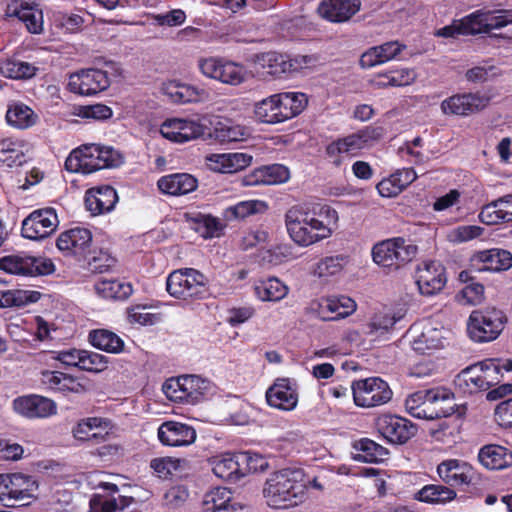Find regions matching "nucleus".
<instances>
[{"mask_svg":"<svg viewBox=\"0 0 512 512\" xmlns=\"http://www.w3.org/2000/svg\"><path fill=\"white\" fill-rule=\"evenodd\" d=\"M338 219L337 211L327 205L322 206L319 213L304 205H294L284 215L287 234L300 247H308L329 238Z\"/></svg>","mask_w":512,"mask_h":512,"instance_id":"obj_1","label":"nucleus"},{"mask_svg":"<svg viewBox=\"0 0 512 512\" xmlns=\"http://www.w3.org/2000/svg\"><path fill=\"white\" fill-rule=\"evenodd\" d=\"M262 496L266 505L275 510L301 505L307 497L304 471L299 468H284L271 473L263 484Z\"/></svg>","mask_w":512,"mask_h":512,"instance_id":"obj_2","label":"nucleus"},{"mask_svg":"<svg viewBox=\"0 0 512 512\" xmlns=\"http://www.w3.org/2000/svg\"><path fill=\"white\" fill-rule=\"evenodd\" d=\"M123 162L122 155L110 146L84 144L69 154L65 168L69 172L91 174L101 169L118 167Z\"/></svg>","mask_w":512,"mask_h":512,"instance_id":"obj_3","label":"nucleus"},{"mask_svg":"<svg viewBox=\"0 0 512 512\" xmlns=\"http://www.w3.org/2000/svg\"><path fill=\"white\" fill-rule=\"evenodd\" d=\"M452 398L453 394L443 387L420 390L406 398L405 408L414 418L434 420L450 416L453 413V407L440 406L438 408H431V406L449 402Z\"/></svg>","mask_w":512,"mask_h":512,"instance_id":"obj_4","label":"nucleus"},{"mask_svg":"<svg viewBox=\"0 0 512 512\" xmlns=\"http://www.w3.org/2000/svg\"><path fill=\"white\" fill-rule=\"evenodd\" d=\"M166 290L173 298L183 301L202 299L208 290L207 277L194 268L172 271L166 279Z\"/></svg>","mask_w":512,"mask_h":512,"instance_id":"obj_5","label":"nucleus"},{"mask_svg":"<svg viewBox=\"0 0 512 512\" xmlns=\"http://www.w3.org/2000/svg\"><path fill=\"white\" fill-rule=\"evenodd\" d=\"M418 253V247L409 239L393 237L376 243L372 248L373 261L393 270L411 262Z\"/></svg>","mask_w":512,"mask_h":512,"instance_id":"obj_6","label":"nucleus"},{"mask_svg":"<svg viewBox=\"0 0 512 512\" xmlns=\"http://www.w3.org/2000/svg\"><path fill=\"white\" fill-rule=\"evenodd\" d=\"M500 382L498 365L492 360L472 364L463 369L455 378V385L468 394L490 389Z\"/></svg>","mask_w":512,"mask_h":512,"instance_id":"obj_7","label":"nucleus"},{"mask_svg":"<svg viewBox=\"0 0 512 512\" xmlns=\"http://www.w3.org/2000/svg\"><path fill=\"white\" fill-rule=\"evenodd\" d=\"M210 388V381L198 375L172 377L162 385V391L169 400L186 404L198 403Z\"/></svg>","mask_w":512,"mask_h":512,"instance_id":"obj_8","label":"nucleus"},{"mask_svg":"<svg viewBox=\"0 0 512 512\" xmlns=\"http://www.w3.org/2000/svg\"><path fill=\"white\" fill-rule=\"evenodd\" d=\"M506 317L494 307L477 309L471 312L467 321V332L470 339L477 343L495 340L504 328Z\"/></svg>","mask_w":512,"mask_h":512,"instance_id":"obj_9","label":"nucleus"},{"mask_svg":"<svg viewBox=\"0 0 512 512\" xmlns=\"http://www.w3.org/2000/svg\"><path fill=\"white\" fill-rule=\"evenodd\" d=\"M197 66L206 78L230 86L241 85L249 75L243 64L218 56L201 57Z\"/></svg>","mask_w":512,"mask_h":512,"instance_id":"obj_10","label":"nucleus"},{"mask_svg":"<svg viewBox=\"0 0 512 512\" xmlns=\"http://www.w3.org/2000/svg\"><path fill=\"white\" fill-rule=\"evenodd\" d=\"M0 269L18 276H47L55 272L54 262L43 256L13 254L0 259Z\"/></svg>","mask_w":512,"mask_h":512,"instance_id":"obj_11","label":"nucleus"},{"mask_svg":"<svg viewBox=\"0 0 512 512\" xmlns=\"http://www.w3.org/2000/svg\"><path fill=\"white\" fill-rule=\"evenodd\" d=\"M351 389L355 405L361 408L384 405L393 396L388 383L380 377H369L354 381Z\"/></svg>","mask_w":512,"mask_h":512,"instance_id":"obj_12","label":"nucleus"},{"mask_svg":"<svg viewBox=\"0 0 512 512\" xmlns=\"http://www.w3.org/2000/svg\"><path fill=\"white\" fill-rule=\"evenodd\" d=\"M408 332L413 350L420 354L431 353L445 346L446 331L438 322L421 320L414 323Z\"/></svg>","mask_w":512,"mask_h":512,"instance_id":"obj_13","label":"nucleus"},{"mask_svg":"<svg viewBox=\"0 0 512 512\" xmlns=\"http://www.w3.org/2000/svg\"><path fill=\"white\" fill-rule=\"evenodd\" d=\"M458 21L463 35L488 33L512 24V10H477Z\"/></svg>","mask_w":512,"mask_h":512,"instance_id":"obj_14","label":"nucleus"},{"mask_svg":"<svg viewBox=\"0 0 512 512\" xmlns=\"http://www.w3.org/2000/svg\"><path fill=\"white\" fill-rule=\"evenodd\" d=\"M36 489L37 482L32 476L21 473L0 475V503L5 507L31 498Z\"/></svg>","mask_w":512,"mask_h":512,"instance_id":"obj_15","label":"nucleus"},{"mask_svg":"<svg viewBox=\"0 0 512 512\" xmlns=\"http://www.w3.org/2000/svg\"><path fill=\"white\" fill-rule=\"evenodd\" d=\"M58 225L59 219L54 208L37 209L23 219L21 234L26 239L40 241L54 233Z\"/></svg>","mask_w":512,"mask_h":512,"instance_id":"obj_16","label":"nucleus"},{"mask_svg":"<svg viewBox=\"0 0 512 512\" xmlns=\"http://www.w3.org/2000/svg\"><path fill=\"white\" fill-rule=\"evenodd\" d=\"M382 136L379 127L367 126L346 137L340 138L327 146V154L331 157L347 154L356 156L361 150L369 148Z\"/></svg>","mask_w":512,"mask_h":512,"instance_id":"obj_17","label":"nucleus"},{"mask_svg":"<svg viewBox=\"0 0 512 512\" xmlns=\"http://www.w3.org/2000/svg\"><path fill=\"white\" fill-rule=\"evenodd\" d=\"M92 245V233L88 228L74 227L59 234L56 247L65 257L77 261L86 260Z\"/></svg>","mask_w":512,"mask_h":512,"instance_id":"obj_18","label":"nucleus"},{"mask_svg":"<svg viewBox=\"0 0 512 512\" xmlns=\"http://www.w3.org/2000/svg\"><path fill=\"white\" fill-rule=\"evenodd\" d=\"M5 14L21 21L31 34H41L44 30L43 10L35 0H10Z\"/></svg>","mask_w":512,"mask_h":512,"instance_id":"obj_19","label":"nucleus"},{"mask_svg":"<svg viewBox=\"0 0 512 512\" xmlns=\"http://www.w3.org/2000/svg\"><path fill=\"white\" fill-rule=\"evenodd\" d=\"M378 432L392 444H404L417 433V427L408 419L391 414L378 417Z\"/></svg>","mask_w":512,"mask_h":512,"instance_id":"obj_20","label":"nucleus"},{"mask_svg":"<svg viewBox=\"0 0 512 512\" xmlns=\"http://www.w3.org/2000/svg\"><path fill=\"white\" fill-rule=\"evenodd\" d=\"M490 98L479 93H459L444 99L440 104L446 116H468L484 109Z\"/></svg>","mask_w":512,"mask_h":512,"instance_id":"obj_21","label":"nucleus"},{"mask_svg":"<svg viewBox=\"0 0 512 512\" xmlns=\"http://www.w3.org/2000/svg\"><path fill=\"white\" fill-rule=\"evenodd\" d=\"M161 135L176 143H185L197 139L204 134V125L195 119L170 118L160 126Z\"/></svg>","mask_w":512,"mask_h":512,"instance_id":"obj_22","label":"nucleus"},{"mask_svg":"<svg viewBox=\"0 0 512 512\" xmlns=\"http://www.w3.org/2000/svg\"><path fill=\"white\" fill-rule=\"evenodd\" d=\"M109 85L110 78L107 72L100 69H86L72 74L68 83L71 92L84 96L100 93Z\"/></svg>","mask_w":512,"mask_h":512,"instance_id":"obj_23","label":"nucleus"},{"mask_svg":"<svg viewBox=\"0 0 512 512\" xmlns=\"http://www.w3.org/2000/svg\"><path fill=\"white\" fill-rule=\"evenodd\" d=\"M437 474L450 488L469 486L476 479L474 467L470 463L456 458L446 459L439 463Z\"/></svg>","mask_w":512,"mask_h":512,"instance_id":"obj_24","label":"nucleus"},{"mask_svg":"<svg viewBox=\"0 0 512 512\" xmlns=\"http://www.w3.org/2000/svg\"><path fill=\"white\" fill-rule=\"evenodd\" d=\"M447 282L444 266L438 261H424L416 271V284L424 296L440 292Z\"/></svg>","mask_w":512,"mask_h":512,"instance_id":"obj_25","label":"nucleus"},{"mask_svg":"<svg viewBox=\"0 0 512 512\" xmlns=\"http://www.w3.org/2000/svg\"><path fill=\"white\" fill-rule=\"evenodd\" d=\"M13 410L28 419L48 418L57 412L56 403L47 397L29 394L13 400Z\"/></svg>","mask_w":512,"mask_h":512,"instance_id":"obj_26","label":"nucleus"},{"mask_svg":"<svg viewBox=\"0 0 512 512\" xmlns=\"http://www.w3.org/2000/svg\"><path fill=\"white\" fill-rule=\"evenodd\" d=\"M266 401L270 407L282 411H293L298 404V387L288 378L277 379L266 391Z\"/></svg>","mask_w":512,"mask_h":512,"instance_id":"obj_27","label":"nucleus"},{"mask_svg":"<svg viewBox=\"0 0 512 512\" xmlns=\"http://www.w3.org/2000/svg\"><path fill=\"white\" fill-rule=\"evenodd\" d=\"M39 383L45 390L64 395L82 394L87 390L79 378L57 370H42L39 373Z\"/></svg>","mask_w":512,"mask_h":512,"instance_id":"obj_28","label":"nucleus"},{"mask_svg":"<svg viewBox=\"0 0 512 512\" xmlns=\"http://www.w3.org/2000/svg\"><path fill=\"white\" fill-rule=\"evenodd\" d=\"M159 441L164 446L187 447L193 444L197 434L195 429L178 421H165L157 431Z\"/></svg>","mask_w":512,"mask_h":512,"instance_id":"obj_29","label":"nucleus"},{"mask_svg":"<svg viewBox=\"0 0 512 512\" xmlns=\"http://www.w3.org/2000/svg\"><path fill=\"white\" fill-rule=\"evenodd\" d=\"M253 157L248 153H213L205 157L206 166L214 172L233 174L252 164Z\"/></svg>","mask_w":512,"mask_h":512,"instance_id":"obj_30","label":"nucleus"},{"mask_svg":"<svg viewBox=\"0 0 512 512\" xmlns=\"http://www.w3.org/2000/svg\"><path fill=\"white\" fill-rule=\"evenodd\" d=\"M360 9V0H322L317 11L323 19L331 23H344L349 21Z\"/></svg>","mask_w":512,"mask_h":512,"instance_id":"obj_31","label":"nucleus"},{"mask_svg":"<svg viewBox=\"0 0 512 512\" xmlns=\"http://www.w3.org/2000/svg\"><path fill=\"white\" fill-rule=\"evenodd\" d=\"M471 262L478 271L500 272L512 267V254L507 250L493 248L476 252Z\"/></svg>","mask_w":512,"mask_h":512,"instance_id":"obj_32","label":"nucleus"},{"mask_svg":"<svg viewBox=\"0 0 512 512\" xmlns=\"http://www.w3.org/2000/svg\"><path fill=\"white\" fill-rule=\"evenodd\" d=\"M214 475L220 479L236 482L245 476L238 453H221L208 460Z\"/></svg>","mask_w":512,"mask_h":512,"instance_id":"obj_33","label":"nucleus"},{"mask_svg":"<svg viewBox=\"0 0 512 512\" xmlns=\"http://www.w3.org/2000/svg\"><path fill=\"white\" fill-rule=\"evenodd\" d=\"M117 201L116 190L109 185L93 187L86 192L85 196V205L94 215L110 212Z\"/></svg>","mask_w":512,"mask_h":512,"instance_id":"obj_34","label":"nucleus"},{"mask_svg":"<svg viewBox=\"0 0 512 512\" xmlns=\"http://www.w3.org/2000/svg\"><path fill=\"white\" fill-rule=\"evenodd\" d=\"M203 506L205 511L212 512H243L245 509L225 487H216L208 491L204 495Z\"/></svg>","mask_w":512,"mask_h":512,"instance_id":"obj_35","label":"nucleus"},{"mask_svg":"<svg viewBox=\"0 0 512 512\" xmlns=\"http://www.w3.org/2000/svg\"><path fill=\"white\" fill-rule=\"evenodd\" d=\"M417 178L412 168L398 169L390 176L382 179L377 184V190L382 197L392 198L399 195L408 185Z\"/></svg>","mask_w":512,"mask_h":512,"instance_id":"obj_36","label":"nucleus"},{"mask_svg":"<svg viewBox=\"0 0 512 512\" xmlns=\"http://www.w3.org/2000/svg\"><path fill=\"white\" fill-rule=\"evenodd\" d=\"M406 46L398 41L386 42L379 46H374L362 54L360 64L363 68H371L397 57Z\"/></svg>","mask_w":512,"mask_h":512,"instance_id":"obj_37","label":"nucleus"},{"mask_svg":"<svg viewBox=\"0 0 512 512\" xmlns=\"http://www.w3.org/2000/svg\"><path fill=\"white\" fill-rule=\"evenodd\" d=\"M197 179L188 173H175L162 176L157 186L167 195L179 196L193 192L197 188Z\"/></svg>","mask_w":512,"mask_h":512,"instance_id":"obj_38","label":"nucleus"},{"mask_svg":"<svg viewBox=\"0 0 512 512\" xmlns=\"http://www.w3.org/2000/svg\"><path fill=\"white\" fill-rule=\"evenodd\" d=\"M109 424L102 418L90 417L79 422L73 428V436L79 441L104 442L108 435Z\"/></svg>","mask_w":512,"mask_h":512,"instance_id":"obj_39","label":"nucleus"},{"mask_svg":"<svg viewBox=\"0 0 512 512\" xmlns=\"http://www.w3.org/2000/svg\"><path fill=\"white\" fill-rule=\"evenodd\" d=\"M27 146L16 138L0 140V163L8 168L20 167L28 160Z\"/></svg>","mask_w":512,"mask_h":512,"instance_id":"obj_40","label":"nucleus"},{"mask_svg":"<svg viewBox=\"0 0 512 512\" xmlns=\"http://www.w3.org/2000/svg\"><path fill=\"white\" fill-rule=\"evenodd\" d=\"M478 460L486 469L502 470L512 465V452L504 446L485 445L478 452Z\"/></svg>","mask_w":512,"mask_h":512,"instance_id":"obj_41","label":"nucleus"},{"mask_svg":"<svg viewBox=\"0 0 512 512\" xmlns=\"http://www.w3.org/2000/svg\"><path fill=\"white\" fill-rule=\"evenodd\" d=\"M254 294L262 302H278L284 299L289 287L277 277L260 279L254 283Z\"/></svg>","mask_w":512,"mask_h":512,"instance_id":"obj_42","label":"nucleus"},{"mask_svg":"<svg viewBox=\"0 0 512 512\" xmlns=\"http://www.w3.org/2000/svg\"><path fill=\"white\" fill-rule=\"evenodd\" d=\"M97 295L109 300L127 299L133 292L129 282L120 279H101L94 285Z\"/></svg>","mask_w":512,"mask_h":512,"instance_id":"obj_43","label":"nucleus"},{"mask_svg":"<svg viewBox=\"0 0 512 512\" xmlns=\"http://www.w3.org/2000/svg\"><path fill=\"white\" fill-rule=\"evenodd\" d=\"M254 114L258 121L266 124H277L285 121L277 94L257 102L254 107Z\"/></svg>","mask_w":512,"mask_h":512,"instance_id":"obj_44","label":"nucleus"},{"mask_svg":"<svg viewBox=\"0 0 512 512\" xmlns=\"http://www.w3.org/2000/svg\"><path fill=\"white\" fill-rule=\"evenodd\" d=\"M89 341L95 348L107 353L118 354L124 350V341L121 337L107 329L91 331Z\"/></svg>","mask_w":512,"mask_h":512,"instance_id":"obj_45","label":"nucleus"},{"mask_svg":"<svg viewBox=\"0 0 512 512\" xmlns=\"http://www.w3.org/2000/svg\"><path fill=\"white\" fill-rule=\"evenodd\" d=\"M356 459L366 463H379L387 459L389 451L375 441L362 438L356 442Z\"/></svg>","mask_w":512,"mask_h":512,"instance_id":"obj_46","label":"nucleus"},{"mask_svg":"<svg viewBox=\"0 0 512 512\" xmlns=\"http://www.w3.org/2000/svg\"><path fill=\"white\" fill-rule=\"evenodd\" d=\"M256 62L261 69L270 76H287L286 54L276 51L261 53L256 56Z\"/></svg>","mask_w":512,"mask_h":512,"instance_id":"obj_47","label":"nucleus"},{"mask_svg":"<svg viewBox=\"0 0 512 512\" xmlns=\"http://www.w3.org/2000/svg\"><path fill=\"white\" fill-rule=\"evenodd\" d=\"M6 121L12 127L26 129L36 123L37 115L27 105L14 103L9 106L6 112Z\"/></svg>","mask_w":512,"mask_h":512,"instance_id":"obj_48","label":"nucleus"},{"mask_svg":"<svg viewBox=\"0 0 512 512\" xmlns=\"http://www.w3.org/2000/svg\"><path fill=\"white\" fill-rule=\"evenodd\" d=\"M277 96L285 121L299 115L308 103L307 96L301 92H282Z\"/></svg>","mask_w":512,"mask_h":512,"instance_id":"obj_49","label":"nucleus"},{"mask_svg":"<svg viewBox=\"0 0 512 512\" xmlns=\"http://www.w3.org/2000/svg\"><path fill=\"white\" fill-rule=\"evenodd\" d=\"M403 317L401 311H393L389 308H383L375 313L367 324V334L376 332H385L392 328Z\"/></svg>","mask_w":512,"mask_h":512,"instance_id":"obj_50","label":"nucleus"},{"mask_svg":"<svg viewBox=\"0 0 512 512\" xmlns=\"http://www.w3.org/2000/svg\"><path fill=\"white\" fill-rule=\"evenodd\" d=\"M456 492L449 486L426 485L417 493V499L426 503H446L456 498Z\"/></svg>","mask_w":512,"mask_h":512,"instance_id":"obj_51","label":"nucleus"},{"mask_svg":"<svg viewBox=\"0 0 512 512\" xmlns=\"http://www.w3.org/2000/svg\"><path fill=\"white\" fill-rule=\"evenodd\" d=\"M348 263V257L345 255L327 256L318 261L313 270V274L318 278H329L342 272Z\"/></svg>","mask_w":512,"mask_h":512,"instance_id":"obj_52","label":"nucleus"},{"mask_svg":"<svg viewBox=\"0 0 512 512\" xmlns=\"http://www.w3.org/2000/svg\"><path fill=\"white\" fill-rule=\"evenodd\" d=\"M416 79V73L412 69H401L385 74H379L374 80L377 87H401L412 84Z\"/></svg>","mask_w":512,"mask_h":512,"instance_id":"obj_53","label":"nucleus"},{"mask_svg":"<svg viewBox=\"0 0 512 512\" xmlns=\"http://www.w3.org/2000/svg\"><path fill=\"white\" fill-rule=\"evenodd\" d=\"M36 67L28 62L8 59L0 63V73L6 78H31L36 73Z\"/></svg>","mask_w":512,"mask_h":512,"instance_id":"obj_54","label":"nucleus"},{"mask_svg":"<svg viewBox=\"0 0 512 512\" xmlns=\"http://www.w3.org/2000/svg\"><path fill=\"white\" fill-rule=\"evenodd\" d=\"M192 220L194 230L203 238H214L221 235L222 223L218 218L206 214H197Z\"/></svg>","mask_w":512,"mask_h":512,"instance_id":"obj_55","label":"nucleus"},{"mask_svg":"<svg viewBox=\"0 0 512 512\" xmlns=\"http://www.w3.org/2000/svg\"><path fill=\"white\" fill-rule=\"evenodd\" d=\"M293 258V248L289 244L276 245L260 253L261 261L270 266L281 265Z\"/></svg>","mask_w":512,"mask_h":512,"instance_id":"obj_56","label":"nucleus"},{"mask_svg":"<svg viewBox=\"0 0 512 512\" xmlns=\"http://www.w3.org/2000/svg\"><path fill=\"white\" fill-rule=\"evenodd\" d=\"M484 231L479 225H459L447 232L446 239L452 244H461L480 238Z\"/></svg>","mask_w":512,"mask_h":512,"instance_id":"obj_57","label":"nucleus"},{"mask_svg":"<svg viewBox=\"0 0 512 512\" xmlns=\"http://www.w3.org/2000/svg\"><path fill=\"white\" fill-rule=\"evenodd\" d=\"M479 220L486 225H496L500 223L511 222L507 211L499 205V200L495 199L483 206L478 215Z\"/></svg>","mask_w":512,"mask_h":512,"instance_id":"obj_58","label":"nucleus"},{"mask_svg":"<svg viewBox=\"0 0 512 512\" xmlns=\"http://www.w3.org/2000/svg\"><path fill=\"white\" fill-rule=\"evenodd\" d=\"M268 208L267 204L261 200H246L227 208V215L236 219H244L256 213H262Z\"/></svg>","mask_w":512,"mask_h":512,"instance_id":"obj_59","label":"nucleus"},{"mask_svg":"<svg viewBox=\"0 0 512 512\" xmlns=\"http://www.w3.org/2000/svg\"><path fill=\"white\" fill-rule=\"evenodd\" d=\"M87 266L94 273H105L110 271L116 264V259L106 250L94 251L87 259Z\"/></svg>","mask_w":512,"mask_h":512,"instance_id":"obj_60","label":"nucleus"},{"mask_svg":"<svg viewBox=\"0 0 512 512\" xmlns=\"http://www.w3.org/2000/svg\"><path fill=\"white\" fill-rule=\"evenodd\" d=\"M317 63L318 58L315 55L286 54L287 76L302 72L305 69L313 68Z\"/></svg>","mask_w":512,"mask_h":512,"instance_id":"obj_61","label":"nucleus"},{"mask_svg":"<svg viewBox=\"0 0 512 512\" xmlns=\"http://www.w3.org/2000/svg\"><path fill=\"white\" fill-rule=\"evenodd\" d=\"M79 359L81 360L78 368L88 372H102L107 368L108 364L107 357L93 351L83 350L82 356Z\"/></svg>","mask_w":512,"mask_h":512,"instance_id":"obj_62","label":"nucleus"},{"mask_svg":"<svg viewBox=\"0 0 512 512\" xmlns=\"http://www.w3.org/2000/svg\"><path fill=\"white\" fill-rule=\"evenodd\" d=\"M189 498V491L184 485L170 487L163 496V504L168 509H178L184 506Z\"/></svg>","mask_w":512,"mask_h":512,"instance_id":"obj_63","label":"nucleus"},{"mask_svg":"<svg viewBox=\"0 0 512 512\" xmlns=\"http://www.w3.org/2000/svg\"><path fill=\"white\" fill-rule=\"evenodd\" d=\"M72 498V493L67 489H56L49 498V508L53 512H67L72 505Z\"/></svg>","mask_w":512,"mask_h":512,"instance_id":"obj_64","label":"nucleus"}]
</instances>
